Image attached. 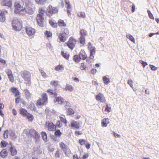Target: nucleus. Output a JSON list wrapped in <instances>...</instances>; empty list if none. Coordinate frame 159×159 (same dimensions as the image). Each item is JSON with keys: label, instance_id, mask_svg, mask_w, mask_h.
Instances as JSON below:
<instances>
[{"label": "nucleus", "instance_id": "1", "mask_svg": "<svg viewBox=\"0 0 159 159\" xmlns=\"http://www.w3.org/2000/svg\"><path fill=\"white\" fill-rule=\"evenodd\" d=\"M12 27L16 31H20L22 28V23L21 21L17 18L13 19L12 22Z\"/></svg>", "mask_w": 159, "mask_h": 159}, {"label": "nucleus", "instance_id": "2", "mask_svg": "<svg viewBox=\"0 0 159 159\" xmlns=\"http://www.w3.org/2000/svg\"><path fill=\"white\" fill-rule=\"evenodd\" d=\"M20 74L21 77L25 80V83L29 85L31 81L30 73L28 71L23 70L21 71Z\"/></svg>", "mask_w": 159, "mask_h": 159}, {"label": "nucleus", "instance_id": "3", "mask_svg": "<svg viewBox=\"0 0 159 159\" xmlns=\"http://www.w3.org/2000/svg\"><path fill=\"white\" fill-rule=\"evenodd\" d=\"M42 98H39L37 100L36 104L37 106L46 105L48 103V98L46 93H43L41 95Z\"/></svg>", "mask_w": 159, "mask_h": 159}, {"label": "nucleus", "instance_id": "4", "mask_svg": "<svg viewBox=\"0 0 159 159\" xmlns=\"http://www.w3.org/2000/svg\"><path fill=\"white\" fill-rule=\"evenodd\" d=\"M62 33H60L58 35V37L60 40L62 42H65L67 39L66 36L69 34V32L68 29L66 28L62 29Z\"/></svg>", "mask_w": 159, "mask_h": 159}, {"label": "nucleus", "instance_id": "5", "mask_svg": "<svg viewBox=\"0 0 159 159\" xmlns=\"http://www.w3.org/2000/svg\"><path fill=\"white\" fill-rule=\"evenodd\" d=\"M26 134L28 137L33 138L36 140L40 137L39 134L34 129H30L29 131L27 132Z\"/></svg>", "mask_w": 159, "mask_h": 159}, {"label": "nucleus", "instance_id": "6", "mask_svg": "<svg viewBox=\"0 0 159 159\" xmlns=\"http://www.w3.org/2000/svg\"><path fill=\"white\" fill-rule=\"evenodd\" d=\"M76 40L74 37L72 36L69 38L68 41L66 43L68 48L72 50L75 46Z\"/></svg>", "mask_w": 159, "mask_h": 159}, {"label": "nucleus", "instance_id": "7", "mask_svg": "<svg viewBox=\"0 0 159 159\" xmlns=\"http://www.w3.org/2000/svg\"><path fill=\"white\" fill-rule=\"evenodd\" d=\"M58 11V10L57 7H53L51 5H49L47 10L46 14L48 16H50Z\"/></svg>", "mask_w": 159, "mask_h": 159}, {"label": "nucleus", "instance_id": "8", "mask_svg": "<svg viewBox=\"0 0 159 159\" xmlns=\"http://www.w3.org/2000/svg\"><path fill=\"white\" fill-rule=\"evenodd\" d=\"M25 30L26 33L29 37H33L36 32L34 28L29 26L25 28Z\"/></svg>", "mask_w": 159, "mask_h": 159}, {"label": "nucleus", "instance_id": "9", "mask_svg": "<svg viewBox=\"0 0 159 159\" xmlns=\"http://www.w3.org/2000/svg\"><path fill=\"white\" fill-rule=\"evenodd\" d=\"M59 147L62 150L66 155H68L69 152H70V149H68L67 145L63 142H61L59 143Z\"/></svg>", "mask_w": 159, "mask_h": 159}, {"label": "nucleus", "instance_id": "10", "mask_svg": "<svg viewBox=\"0 0 159 159\" xmlns=\"http://www.w3.org/2000/svg\"><path fill=\"white\" fill-rule=\"evenodd\" d=\"M25 13L31 15L34 13V11L31 7H26L19 11V13L20 14H25Z\"/></svg>", "mask_w": 159, "mask_h": 159}, {"label": "nucleus", "instance_id": "11", "mask_svg": "<svg viewBox=\"0 0 159 159\" xmlns=\"http://www.w3.org/2000/svg\"><path fill=\"white\" fill-rule=\"evenodd\" d=\"M36 19L38 25L41 27H43L44 20L43 16L40 14H37Z\"/></svg>", "mask_w": 159, "mask_h": 159}, {"label": "nucleus", "instance_id": "12", "mask_svg": "<svg viewBox=\"0 0 159 159\" xmlns=\"http://www.w3.org/2000/svg\"><path fill=\"white\" fill-rule=\"evenodd\" d=\"M95 98L97 101L101 102H104L106 101L104 95L100 93L96 95Z\"/></svg>", "mask_w": 159, "mask_h": 159}, {"label": "nucleus", "instance_id": "13", "mask_svg": "<svg viewBox=\"0 0 159 159\" xmlns=\"http://www.w3.org/2000/svg\"><path fill=\"white\" fill-rule=\"evenodd\" d=\"M46 126L48 129L50 131H53L56 129V126L52 122L46 123Z\"/></svg>", "mask_w": 159, "mask_h": 159}, {"label": "nucleus", "instance_id": "14", "mask_svg": "<svg viewBox=\"0 0 159 159\" xmlns=\"http://www.w3.org/2000/svg\"><path fill=\"white\" fill-rule=\"evenodd\" d=\"M54 102L55 103L57 102L58 104L61 105L66 102L67 105L70 104L69 102H68L65 101L64 99L61 97H58L55 98L54 100Z\"/></svg>", "mask_w": 159, "mask_h": 159}, {"label": "nucleus", "instance_id": "15", "mask_svg": "<svg viewBox=\"0 0 159 159\" xmlns=\"http://www.w3.org/2000/svg\"><path fill=\"white\" fill-rule=\"evenodd\" d=\"M1 4L3 6L10 7L12 6V3L11 0H1Z\"/></svg>", "mask_w": 159, "mask_h": 159}, {"label": "nucleus", "instance_id": "16", "mask_svg": "<svg viewBox=\"0 0 159 159\" xmlns=\"http://www.w3.org/2000/svg\"><path fill=\"white\" fill-rule=\"evenodd\" d=\"M8 13V12L6 10L2 11L0 13V21L1 22H4L6 20L5 15Z\"/></svg>", "mask_w": 159, "mask_h": 159}, {"label": "nucleus", "instance_id": "17", "mask_svg": "<svg viewBox=\"0 0 159 159\" xmlns=\"http://www.w3.org/2000/svg\"><path fill=\"white\" fill-rule=\"evenodd\" d=\"M90 52V55L89 59H87L86 60L87 62L89 61V59H93L94 58V55L95 54L96 52V49L95 48H94L92 49L89 50Z\"/></svg>", "mask_w": 159, "mask_h": 159}, {"label": "nucleus", "instance_id": "18", "mask_svg": "<svg viewBox=\"0 0 159 159\" xmlns=\"http://www.w3.org/2000/svg\"><path fill=\"white\" fill-rule=\"evenodd\" d=\"M11 90L13 93L14 94L15 97H18L20 94V93L17 88L12 87L11 89Z\"/></svg>", "mask_w": 159, "mask_h": 159}, {"label": "nucleus", "instance_id": "19", "mask_svg": "<svg viewBox=\"0 0 159 159\" xmlns=\"http://www.w3.org/2000/svg\"><path fill=\"white\" fill-rule=\"evenodd\" d=\"M70 126L72 128L75 129H79L80 126L79 123L75 120H73L71 123Z\"/></svg>", "mask_w": 159, "mask_h": 159}, {"label": "nucleus", "instance_id": "20", "mask_svg": "<svg viewBox=\"0 0 159 159\" xmlns=\"http://www.w3.org/2000/svg\"><path fill=\"white\" fill-rule=\"evenodd\" d=\"M23 4L18 1H16L14 4L15 9L18 10H20L23 7Z\"/></svg>", "mask_w": 159, "mask_h": 159}, {"label": "nucleus", "instance_id": "21", "mask_svg": "<svg viewBox=\"0 0 159 159\" xmlns=\"http://www.w3.org/2000/svg\"><path fill=\"white\" fill-rule=\"evenodd\" d=\"M109 123V119L107 118H105L102 120L101 123L102 126V127H106Z\"/></svg>", "mask_w": 159, "mask_h": 159}, {"label": "nucleus", "instance_id": "22", "mask_svg": "<svg viewBox=\"0 0 159 159\" xmlns=\"http://www.w3.org/2000/svg\"><path fill=\"white\" fill-rule=\"evenodd\" d=\"M57 25L60 27H65L66 26V24L64 21L61 19H59L57 22Z\"/></svg>", "mask_w": 159, "mask_h": 159}, {"label": "nucleus", "instance_id": "23", "mask_svg": "<svg viewBox=\"0 0 159 159\" xmlns=\"http://www.w3.org/2000/svg\"><path fill=\"white\" fill-rule=\"evenodd\" d=\"M80 36L85 37L88 35V32L86 30L82 29L80 30Z\"/></svg>", "mask_w": 159, "mask_h": 159}, {"label": "nucleus", "instance_id": "24", "mask_svg": "<svg viewBox=\"0 0 159 159\" xmlns=\"http://www.w3.org/2000/svg\"><path fill=\"white\" fill-rule=\"evenodd\" d=\"M20 113L22 116L25 117L29 113L24 108H21L19 109Z\"/></svg>", "mask_w": 159, "mask_h": 159}, {"label": "nucleus", "instance_id": "25", "mask_svg": "<svg viewBox=\"0 0 159 159\" xmlns=\"http://www.w3.org/2000/svg\"><path fill=\"white\" fill-rule=\"evenodd\" d=\"M63 154L62 152V151L59 149H57L55 153V157L56 158H59L61 156H62Z\"/></svg>", "mask_w": 159, "mask_h": 159}, {"label": "nucleus", "instance_id": "26", "mask_svg": "<svg viewBox=\"0 0 159 159\" xmlns=\"http://www.w3.org/2000/svg\"><path fill=\"white\" fill-rule=\"evenodd\" d=\"M25 94L26 96V98L27 99H29L31 98V94L29 92V91L27 89H25L24 90Z\"/></svg>", "mask_w": 159, "mask_h": 159}, {"label": "nucleus", "instance_id": "27", "mask_svg": "<svg viewBox=\"0 0 159 159\" xmlns=\"http://www.w3.org/2000/svg\"><path fill=\"white\" fill-rule=\"evenodd\" d=\"M85 37L80 36L79 39L80 43L82 46H84L85 44Z\"/></svg>", "mask_w": 159, "mask_h": 159}, {"label": "nucleus", "instance_id": "28", "mask_svg": "<svg viewBox=\"0 0 159 159\" xmlns=\"http://www.w3.org/2000/svg\"><path fill=\"white\" fill-rule=\"evenodd\" d=\"M49 23L50 25L53 28H57V23L52 20H49Z\"/></svg>", "mask_w": 159, "mask_h": 159}, {"label": "nucleus", "instance_id": "29", "mask_svg": "<svg viewBox=\"0 0 159 159\" xmlns=\"http://www.w3.org/2000/svg\"><path fill=\"white\" fill-rule=\"evenodd\" d=\"M64 2H65V4L67 5V13L69 14L70 13V11L68 9H70L71 8V6L70 5V2L68 0H65L64 1Z\"/></svg>", "mask_w": 159, "mask_h": 159}, {"label": "nucleus", "instance_id": "30", "mask_svg": "<svg viewBox=\"0 0 159 159\" xmlns=\"http://www.w3.org/2000/svg\"><path fill=\"white\" fill-rule=\"evenodd\" d=\"M10 151L12 156H14L17 153V152L14 147H11L10 149Z\"/></svg>", "mask_w": 159, "mask_h": 159}, {"label": "nucleus", "instance_id": "31", "mask_svg": "<svg viewBox=\"0 0 159 159\" xmlns=\"http://www.w3.org/2000/svg\"><path fill=\"white\" fill-rule=\"evenodd\" d=\"M25 117H26V118L28 119L29 121H32L34 119L33 116L29 113H28Z\"/></svg>", "mask_w": 159, "mask_h": 159}, {"label": "nucleus", "instance_id": "32", "mask_svg": "<svg viewBox=\"0 0 159 159\" xmlns=\"http://www.w3.org/2000/svg\"><path fill=\"white\" fill-rule=\"evenodd\" d=\"M81 59L79 55H75L73 57V60L76 63H78Z\"/></svg>", "mask_w": 159, "mask_h": 159}, {"label": "nucleus", "instance_id": "33", "mask_svg": "<svg viewBox=\"0 0 159 159\" xmlns=\"http://www.w3.org/2000/svg\"><path fill=\"white\" fill-rule=\"evenodd\" d=\"M61 55L63 57L67 60H68L70 54L67 52H65L63 51H62L61 53Z\"/></svg>", "mask_w": 159, "mask_h": 159}, {"label": "nucleus", "instance_id": "34", "mask_svg": "<svg viewBox=\"0 0 159 159\" xmlns=\"http://www.w3.org/2000/svg\"><path fill=\"white\" fill-rule=\"evenodd\" d=\"M44 35L48 39L52 38V33L50 31L48 30L45 31L44 32Z\"/></svg>", "mask_w": 159, "mask_h": 159}, {"label": "nucleus", "instance_id": "35", "mask_svg": "<svg viewBox=\"0 0 159 159\" xmlns=\"http://www.w3.org/2000/svg\"><path fill=\"white\" fill-rule=\"evenodd\" d=\"M47 92L50 93L51 95H52L55 97H56L57 95V93L54 92L53 90L51 89H48Z\"/></svg>", "mask_w": 159, "mask_h": 159}, {"label": "nucleus", "instance_id": "36", "mask_svg": "<svg viewBox=\"0 0 159 159\" xmlns=\"http://www.w3.org/2000/svg\"><path fill=\"white\" fill-rule=\"evenodd\" d=\"M79 54L81 59L83 60H85L87 58V55L84 52H83V53L80 52Z\"/></svg>", "mask_w": 159, "mask_h": 159}, {"label": "nucleus", "instance_id": "37", "mask_svg": "<svg viewBox=\"0 0 159 159\" xmlns=\"http://www.w3.org/2000/svg\"><path fill=\"white\" fill-rule=\"evenodd\" d=\"M55 70L57 71L63 70L64 69V66L62 65H59L55 67Z\"/></svg>", "mask_w": 159, "mask_h": 159}, {"label": "nucleus", "instance_id": "38", "mask_svg": "<svg viewBox=\"0 0 159 159\" xmlns=\"http://www.w3.org/2000/svg\"><path fill=\"white\" fill-rule=\"evenodd\" d=\"M41 134L43 140L45 142H47L48 140L47 134L45 132L43 131L41 132Z\"/></svg>", "mask_w": 159, "mask_h": 159}, {"label": "nucleus", "instance_id": "39", "mask_svg": "<svg viewBox=\"0 0 159 159\" xmlns=\"http://www.w3.org/2000/svg\"><path fill=\"white\" fill-rule=\"evenodd\" d=\"M7 151L5 149L2 150L1 152V155L2 158H4L7 156Z\"/></svg>", "mask_w": 159, "mask_h": 159}, {"label": "nucleus", "instance_id": "40", "mask_svg": "<svg viewBox=\"0 0 159 159\" xmlns=\"http://www.w3.org/2000/svg\"><path fill=\"white\" fill-rule=\"evenodd\" d=\"M62 134V133L59 129H57L54 133V134L57 137H60Z\"/></svg>", "mask_w": 159, "mask_h": 159}, {"label": "nucleus", "instance_id": "41", "mask_svg": "<svg viewBox=\"0 0 159 159\" xmlns=\"http://www.w3.org/2000/svg\"><path fill=\"white\" fill-rule=\"evenodd\" d=\"M47 0H35L38 5H43Z\"/></svg>", "mask_w": 159, "mask_h": 159}, {"label": "nucleus", "instance_id": "42", "mask_svg": "<svg viewBox=\"0 0 159 159\" xmlns=\"http://www.w3.org/2000/svg\"><path fill=\"white\" fill-rule=\"evenodd\" d=\"M103 80L104 83L106 84H107L110 82V79L107 78L106 76L103 77Z\"/></svg>", "mask_w": 159, "mask_h": 159}, {"label": "nucleus", "instance_id": "43", "mask_svg": "<svg viewBox=\"0 0 159 159\" xmlns=\"http://www.w3.org/2000/svg\"><path fill=\"white\" fill-rule=\"evenodd\" d=\"M86 142V140L83 139H80L78 141L79 143L81 146H83L85 145Z\"/></svg>", "mask_w": 159, "mask_h": 159}, {"label": "nucleus", "instance_id": "44", "mask_svg": "<svg viewBox=\"0 0 159 159\" xmlns=\"http://www.w3.org/2000/svg\"><path fill=\"white\" fill-rule=\"evenodd\" d=\"M65 89L66 90L72 91L73 90V87L71 85L67 84L66 85L65 87Z\"/></svg>", "mask_w": 159, "mask_h": 159}, {"label": "nucleus", "instance_id": "45", "mask_svg": "<svg viewBox=\"0 0 159 159\" xmlns=\"http://www.w3.org/2000/svg\"><path fill=\"white\" fill-rule=\"evenodd\" d=\"M75 112L74 110L71 108H69L67 112V115H70L72 114H73Z\"/></svg>", "mask_w": 159, "mask_h": 159}, {"label": "nucleus", "instance_id": "46", "mask_svg": "<svg viewBox=\"0 0 159 159\" xmlns=\"http://www.w3.org/2000/svg\"><path fill=\"white\" fill-rule=\"evenodd\" d=\"M126 37L130 40H131L132 42L133 43H135V40L134 37L132 36L130 34H128L126 35Z\"/></svg>", "mask_w": 159, "mask_h": 159}, {"label": "nucleus", "instance_id": "47", "mask_svg": "<svg viewBox=\"0 0 159 159\" xmlns=\"http://www.w3.org/2000/svg\"><path fill=\"white\" fill-rule=\"evenodd\" d=\"M59 118L60 120L61 121L64 123L66 124H67V120H66L65 117L63 115L62 116H60Z\"/></svg>", "mask_w": 159, "mask_h": 159}, {"label": "nucleus", "instance_id": "48", "mask_svg": "<svg viewBox=\"0 0 159 159\" xmlns=\"http://www.w3.org/2000/svg\"><path fill=\"white\" fill-rule=\"evenodd\" d=\"M39 70L41 73L42 75L44 77H47V75L45 72H44V71L42 69L40 68L39 69Z\"/></svg>", "mask_w": 159, "mask_h": 159}, {"label": "nucleus", "instance_id": "49", "mask_svg": "<svg viewBox=\"0 0 159 159\" xmlns=\"http://www.w3.org/2000/svg\"><path fill=\"white\" fill-rule=\"evenodd\" d=\"M62 123L60 120H57L55 125L56 126V128L57 127L60 128L62 127Z\"/></svg>", "mask_w": 159, "mask_h": 159}, {"label": "nucleus", "instance_id": "50", "mask_svg": "<svg viewBox=\"0 0 159 159\" xmlns=\"http://www.w3.org/2000/svg\"><path fill=\"white\" fill-rule=\"evenodd\" d=\"M7 143H6L4 141H2L1 143V147L2 148H5L7 145Z\"/></svg>", "mask_w": 159, "mask_h": 159}, {"label": "nucleus", "instance_id": "51", "mask_svg": "<svg viewBox=\"0 0 159 159\" xmlns=\"http://www.w3.org/2000/svg\"><path fill=\"white\" fill-rule=\"evenodd\" d=\"M50 84L52 85H54L56 87L58 84V81L55 80L52 81L50 82Z\"/></svg>", "mask_w": 159, "mask_h": 159}, {"label": "nucleus", "instance_id": "52", "mask_svg": "<svg viewBox=\"0 0 159 159\" xmlns=\"http://www.w3.org/2000/svg\"><path fill=\"white\" fill-rule=\"evenodd\" d=\"M78 15L79 17H81L83 18H84L85 17V13L84 12L81 11L80 12L78 13Z\"/></svg>", "mask_w": 159, "mask_h": 159}, {"label": "nucleus", "instance_id": "53", "mask_svg": "<svg viewBox=\"0 0 159 159\" xmlns=\"http://www.w3.org/2000/svg\"><path fill=\"white\" fill-rule=\"evenodd\" d=\"M111 107L109 106L108 104H107L105 109V111L107 112H109L111 111Z\"/></svg>", "mask_w": 159, "mask_h": 159}, {"label": "nucleus", "instance_id": "54", "mask_svg": "<svg viewBox=\"0 0 159 159\" xmlns=\"http://www.w3.org/2000/svg\"><path fill=\"white\" fill-rule=\"evenodd\" d=\"M45 12V10L43 8H40L39 9V13L38 14H40L41 15H42V16H43L44 13Z\"/></svg>", "mask_w": 159, "mask_h": 159}, {"label": "nucleus", "instance_id": "55", "mask_svg": "<svg viewBox=\"0 0 159 159\" xmlns=\"http://www.w3.org/2000/svg\"><path fill=\"white\" fill-rule=\"evenodd\" d=\"M86 68V66L84 65V63H81L80 64V69L81 70H84Z\"/></svg>", "mask_w": 159, "mask_h": 159}, {"label": "nucleus", "instance_id": "56", "mask_svg": "<svg viewBox=\"0 0 159 159\" xmlns=\"http://www.w3.org/2000/svg\"><path fill=\"white\" fill-rule=\"evenodd\" d=\"M9 79V80L12 83H13L14 81V78L13 75V74L10 75V76H8Z\"/></svg>", "mask_w": 159, "mask_h": 159}, {"label": "nucleus", "instance_id": "57", "mask_svg": "<svg viewBox=\"0 0 159 159\" xmlns=\"http://www.w3.org/2000/svg\"><path fill=\"white\" fill-rule=\"evenodd\" d=\"M21 98H20V97L19 96L17 97L15 99V103L16 104H18L19 102H21Z\"/></svg>", "mask_w": 159, "mask_h": 159}, {"label": "nucleus", "instance_id": "58", "mask_svg": "<svg viewBox=\"0 0 159 159\" xmlns=\"http://www.w3.org/2000/svg\"><path fill=\"white\" fill-rule=\"evenodd\" d=\"M147 12L148 13L149 18L152 19H154V17L153 16V15L151 13V11L149 10H148L147 11Z\"/></svg>", "mask_w": 159, "mask_h": 159}, {"label": "nucleus", "instance_id": "59", "mask_svg": "<svg viewBox=\"0 0 159 159\" xmlns=\"http://www.w3.org/2000/svg\"><path fill=\"white\" fill-rule=\"evenodd\" d=\"M6 71L8 76H10V75L13 74L11 70L10 69H7Z\"/></svg>", "mask_w": 159, "mask_h": 159}, {"label": "nucleus", "instance_id": "60", "mask_svg": "<svg viewBox=\"0 0 159 159\" xmlns=\"http://www.w3.org/2000/svg\"><path fill=\"white\" fill-rule=\"evenodd\" d=\"M89 156V154L88 153H84L82 157V159H87Z\"/></svg>", "mask_w": 159, "mask_h": 159}, {"label": "nucleus", "instance_id": "61", "mask_svg": "<svg viewBox=\"0 0 159 159\" xmlns=\"http://www.w3.org/2000/svg\"><path fill=\"white\" fill-rule=\"evenodd\" d=\"M94 48V47L92 46V43L90 42H89L88 44V49L89 50Z\"/></svg>", "mask_w": 159, "mask_h": 159}, {"label": "nucleus", "instance_id": "62", "mask_svg": "<svg viewBox=\"0 0 159 159\" xmlns=\"http://www.w3.org/2000/svg\"><path fill=\"white\" fill-rule=\"evenodd\" d=\"M139 62L142 65L143 67V68H144L146 66L148 65V64L146 62L142 60H140L139 61Z\"/></svg>", "mask_w": 159, "mask_h": 159}, {"label": "nucleus", "instance_id": "63", "mask_svg": "<svg viewBox=\"0 0 159 159\" xmlns=\"http://www.w3.org/2000/svg\"><path fill=\"white\" fill-rule=\"evenodd\" d=\"M8 137V130H6L5 131L3 134V137L5 139H7Z\"/></svg>", "mask_w": 159, "mask_h": 159}, {"label": "nucleus", "instance_id": "64", "mask_svg": "<svg viewBox=\"0 0 159 159\" xmlns=\"http://www.w3.org/2000/svg\"><path fill=\"white\" fill-rule=\"evenodd\" d=\"M9 134L12 137H14L16 135L15 132L12 131H10L9 132Z\"/></svg>", "mask_w": 159, "mask_h": 159}]
</instances>
